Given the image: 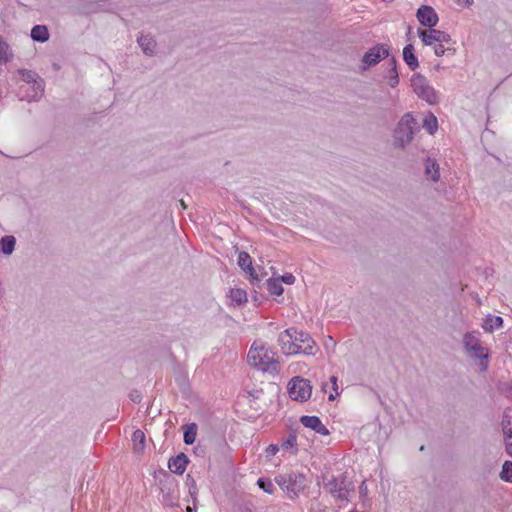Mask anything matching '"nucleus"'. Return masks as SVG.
Listing matches in <instances>:
<instances>
[{
	"mask_svg": "<svg viewBox=\"0 0 512 512\" xmlns=\"http://www.w3.org/2000/svg\"><path fill=\"white\" fill-rule=\"evenodd\" d=\"M181 381H182V385H185V384H186V383H185V379H184V378H183V379H181Z\"/></svg>",
	"mask_w": 512,
	"mask_h": 512,
	"instance_id": "obj_49",
	"label": "nucleus"
},
{
	"mask_svg": "<svg viewBox=\"0 0 512 512\" xmlns=\"http://www.w3.org/2000/svg\"><path fill=\"white\" fill-rule=\"evenodd\" d=\"M18 73L21 79L26 83H34L40 77L36 72L28 69H19Z\"/></svg>",
	"mask_w": 512,
	"mask_h": 512,
	"instance_id": "obj_29",
	"label": "nucleus"
},
{
	"mask_svg": "<svg viewBox=\"0 0 512 512\" xmlns=\"http://www.w3.org/2000/svg\"><path fill=\"white\" fill-rule=\"evenodd\" d=\"M257 484L266 493L272 494L274 492V485L269 479L259 478Z\"/></svg>",
	"mask_w": 512,
	"mask_h": 512,
	"instance_id": "obj_33",
	"label": "nucleus"
},
{
	"mask_svg": "<svg viewBox=\"0 0 512 512\" xmlns=\"http://www.w3.org/2000/svg\"><path fill=\"white\" fill-rule=\"evenodd\" d=\"M12 57L9 45L0 36V63H6Z\"/></svg>",
	"mask_w": 512,
	"mask_h": 512,
	"instance_id": "obj_28",
	"label": "nucleus"
},
{
	"mask_svg": "<svg viewBox=\"0 0 512 512\" xmlns=\"http://www.w3.org/2000/svg\"><path fill=\"white\" fill-rule=\"evenodd\" d=\"M423 127L429 134H434L438 129V121L434 114L429 113L423 119Z\"/></svg>",
	"mask_w": 512,
	"mask_h": 512,
	"instance_id": "obj_25",
	"label": "nucleus"
},
{
	"mask_svg": "<svg viewBox=\"0 0 512 512\" xmlns=\"http://www.w3.org/2000/svg\"><path fill=\"white\" fill-rule=\"evenodd\" d=\"M288 393L293 400L300 402L308 400L312 393L310 381L299 376L294 377L288 384Z\"/></svg>",
	"mask_w": 512,
	"mask_h": 512,
	"instance_id": "obj_5",
	"label": "nucleus"
},
{
	"mask_svg": "<svg viewBox=\"0 0 512 512\" xmlns=\"http://www.w3.org/2000/svg\"><path fill=\"white\" fill-rule=\"evenodd\" d=\"M197 435V425L195 423H190L185 425L184 430V443L187 445H191L195 442Z\"/></svg>",
	"mask_w": 512,
	"mask_h": 512,
	"instance_id": "obj_23",
	"label": "nucleus"
},
{
	"mask_svg": "<svg viewBox=\"0 0 512 512\" xmlns=\"http://www.w3.org/2000/svg\"><path fill=\"white\" fill-rule=\"evenodd\" d=\"M403 60L411 70L419 67L418 58L412 44H407L403 49Z\"/></svg>",
	"mask_w": 512,
	"mask_h": 512,
	"instance_id": "obj_16",
	"label": "nucleus"
},
{
	"mask_svg": "<svg viewBox=\"0 0 512 512\" xmlns=\"http://www.w3.org/2000/svg\"><path fill=\"white\" fill-rule=\"evenodd\" d=\"M463 346L471 358L487 360L489 357L487 349L481 345L479 338L475 336L474 332H467L464 335Z\"/></svg>",
	"mask_w": 512,
	"mask_h": 512,
	"instance_id": "obj_7",
	"label": "nucleus"
},
{
	"mask_svg": "<svg viewBox=\"0 0 512 512\" xmlns=\"http://www.w3.org/2000/svg\"><path fill=\"white\" fill-rule=\"evenodd\" d=\"M30 36L33 41L44 43L49 40L50 34H49L47 26L35 25L31 29Z\"/></svg>",
	"mask_w": 512,
	"mask_h": 512,
	"instance_id": "obj_21",
	"label": "nucleus"
},
{
	"mask_svg": "<svg viewBox=\"0 0 512 512\" xmlns=\"http://www.w3.org/2000/svg\"><path fill=\"white\" fill-rule=\"evenodd\" d=\"M129 398L134 403H139L141 401L142 395L138 390H132L129 393Z\"/></svg>",
	"mask_w": 512,
	"mask_h": 512,
	"instance_id": "obj_38",
	"label": "nucleus"
},
{
	"mask_svg": "<svg viewBox=\"0 0 512 512\" xmlns=\"http://www.w3.org/2000/svg\"><path fill=\"white\" fill-rule=\"evenodd\" d=\"M137 42L146 55L151 56L155 53L157 42L149 35L141 34L137 38Z\"/></svg>",
	"mask_w": 512,
	"mask_h": 512,
	"instance_id": "obj_17",
	"label": "nucleus"
},
{
	"mask_svg": "<svg viewBox=\"0 0 512 512\" xmlns=\"http://www.w3.org/2000/svg\"><path fill=\"white\" fill-rule=\"evenodd\" d=\"M179 205L181 206L182 209H186V207H187L183 200L179 201Z\"/></svg>",
	"mask_w": 512,
	"mask_h": 512,
	"instance_id": "obj_46",
	"label": "nucleus"
},
{
	"mask_svg": "<svg viewBox=\"0 0 512 512\" xmlns=\"http://www.w3.org/2000/svg\"><path fill=\"white\" fill-rule=\"evenodd\" d=\"M506 444V452L508 455L512 457V441L505 442Z\"/></svg>",
	"mask_w": 512,
	"mask_h": 512,
	"instance_id": "obj_42",
	"label": "nucleus"
},
{
	"mask_svg": "<svg viewBox=\"0 0 512 512\" xmlns=\"http://www.w3.org/2000/svg\"><path fill=\"white\" fill-rule=\"evenodd\" d=\"M261 362H263V366L268 367V370H270L271 366H273V368H275L276 365L278 364V362L275 361L272 356H269L268 352L264 351V350L262 353Z\"/></svg>",
	"mask_w": 512,
	"mask_h": 512,
	"instance_id": "obj_34",
	"label": "nucleus"
},
{
	"mask_svg": "<svg viewBox=\"0 0 512 512\" xmlns=\"http://www.w3.org/2000/svg\"><path fill=\"white\" fill-rule=\"evenodd\" d=\"M359 492L361 495H366L367 494V486L365 484V482H362L360 487H359Z\"/></svg>",
	"mask_w": 512,
	"mask_h": 512,
	"instance_id": "obj_43",
	"label": "nucleus"
},
{
	"mask_svg": "<svg viewBox=\"0 0 512 512\" xmlns=\"http://www.w3.org/2000/svg\"><path fill=\"white\" fill-rule=\"evenodd\" d=\"M336 396H337V395H336V393H335V394H330V395H329V397H328V399H329L330 401H333V400L336 398Z\"/></svg>",
	"mask_w": 512,
	"mask_h": 512,
	"instance_id": "obj_47",
	"label": "nucleus"
},
{
	"mask_svg": "<svg viewBox=\"0 0 512 512\" xmlns=\"http://www.w3.org/2000/svg\"><path fill=\"white\" fill-rule=\"evenodd\" d=\"M505 442L511 441L512 439V428H502Z\"/></svg>",
	"mask_w": 512,
	"mask_h": 512,
	"instance_id": "obj_40",
	"label": "nucleus"
},
{
	"mask_svg": "<svg viewBox=\"0 0 512 512\" xmlns=\"http://www.w3.org/2000/svg\"><path fill=\"white\" fill-rule=\"evenodd\" d=\"M296 442H297L296 433L292 431V432L289 433L287 439L283 441L282 448L283 449L294 448V452L293 453H296L297 452Z\"/></svg>",
	"mask_w": 512,
	"mask_h": 512,
	"instance_id": "obj_31",
	"label": "nucleus"
},
{
	"mask_svg": "<svg viewBox=\"0 0 512 512\" xmlns=\"http://www.w3.org/2000/svg\"><path fill=\"white\" fill-rule=\"evenodd\" d=\"M385 78L388 80V84L392 88H395L399 84L397 60L395 57H392L387 63Z\"/></svg>",
	"mask_w": 512,
	"mask_h": 512,
	"instance_id": "obj_15",
	"label": "nucleus"
},
{
	"mask_svg": "<svg viewBox=\"0 0 512 512\" xmlns=\"http://www.w3.org/2000/svg\"><path fill=\"white\" fill-rule=\"evenodd\" d=\"M263 350V348L257 349L252 347L249 350L247 357L251 366L257 367L258 369L265 372L268 371V367L263 366V362H261Z\"/></svg>",
	"mask_w": 512,
	"mask_h": 512,
	"instance_id": "obj_18",
	"label": "nucleus"
},
{
	"mask_svg": "<svg viewBox=\"0 0 512 512\" xmlns=\"http://www.w3.org/2000/svg\"><path fill=\"white\" fill-rule=\"evenodd\" d=\"M152 475H153L154 479H156V477H157V470H153L152 471Z\"/></svg>",
	"mask_w": 512,
	"mask_h": 512,
	"instance_id": "obj_48",
	"label": "nucleus"
},
{
	"mask_svg": "<svg viewBox=\"0 0 512 512\" xmlns=\"http://www.w3.org/2000/svg\"><path fill=\"white\" fill-rule=\"evenodd\" d=\"M503 326V318L500 316L487 315L482 324V328L489 333H492L494 330L499 329Z\"/></svg>",
	"mask_w": 512,
	"mask_h": 512,
	"instance_id": "obj_20",
	"label": "nucleus"
},
{
	"mask_svg": "<svg viewBox=\"0 0 512 512\" xmlns=\"http://www.w3.org/2000/svg\"><path fill=\"white\" fill-rule=\"evenodd\" d=\"M238 265L241 269L249 274L252 281H259L258 274L255 272V269L252 266V259L247 252L243 251L239 253Z\"/></svg>",
	"mask_w": 512,
	"mask_h": 512,
	"instance_id": "obj_14",
	"label": "nucleus"
},
{
	"mask_svg": "<svg viewBox=\"0 0 512 512\" xmlns=\"http://www.w3.org/2000/svg\"><path fill=\"white\" fill-rule=\"evenodd\" d=\"M294 342L300 345V354L307 356L315 355L317 345L309 333L296 329V333H294Z\"/></svg>",
	"mask_w": 512,
	"mask_h": 512,
	"instance_id": "obj_9",
	"label": "nucleus"
},
{
	"mask_svg": "<svg viewBox=\"0 0 512 512\" xmlns=\"http://www.w3.org/2000/svg\"><path fill=\"white\" fill-rule=\"evenodd\" d=\"M278 279L280 280V282H284L289 285H291L295 282V276L291 273H286Z\"/></svg>",
	"mask_w": 512,
	"mask_h": 512,
	"instance_id": "obj_36",
	"label": "nucleus"
},
{
	"mask_svg": "<svg viewBox=\"0 0 512 512\" xmlns=\"http://www.w3.org/2000/svg\"><path fill=\"white\" fill-rule=\"evenodd\" d=\"M294 333H296V328H288L278 336L281 351L287 356L300 354V345L294 342Z\"/></svg>",
	"mask_w": 512,
	"mask_h": 512,
	"instance_id": "obj_8",
	"label": "nucleus"
},
{
	"mask_svg": "<svg viewBox=\"0 0 512 512\" xmlns=\"http://www.w3.org/2000/svg\"><path fill=\"white\" fill-rule=\"evenodd\" d=\"M417 19L422 26L433 28L438 23V15L431 6L422 5L416 13Z\"/></svg>",
	"mask_w": 512,
	"mask_h": 512,
	"instance_id": "obj_11",
	"label": "nucleus"
},
{
	"mask_svg": "<svg viewBox=\"0 0 512 512\" xmlns=\"http://www.w3.org/2000/svg\"><path fill=\"white\" fill-rule=\"evenodd\" d=\"M267 290L272 295H281L284 291L279 279L270 278L266 281Z\"/></svg>",
	"mask_w": 512,
	"mask_h": 512,
	"instance_id": "obj_27",
	"label": "nucleus"
},
{
	"mask_svg": "<svg viewBox=\"0 0 512 512\" xmlns=\"http://www.w3.org/2000/svg\"><path fill=\"white\" fill-rule=\"evenodd\" d=\"M502 428H512V407H507L502 416L501 420Z\"/></svg>",
	"mask_w": 512,
	"mask_h": 512,
	"instance_id": "obj_32",
	"label": "nucleus"
},
{
	"mask_svg": "<svg viewBox=\"0 0 512 512\" xmlns=\"http://www.w3.org/2000/svg\"><path fill=\"white\" fill-rule=\"evenodd\" d=\"M323 486L336 500L347 501L350 491L354 489L352 482L348 481L345 475L340 478L332 476L324 479Z\"/></svg>",
	"mask_w": 512,
	"mask_h": 512,
	"instance_id": "obj_3",
	"label": "nucleus"
},
{
	"mask_svg": "<svg viewBox=\"0 0 512 512\" xmlns=\"http://www.w3.org/2000/svg\"><path fill=\"white\" fill-rule=\"evenodd\" d=\"M425 175L429 177L433 182H437L440 179L439 164L436 160L427 158L425 163Z\"/></svg>",
	"mask_w": 512,
	"mask_h": 512,
	"instance_id": "obj_19",
	"label": "nucleus"
},
{
	"mask_svg": "<svg viewBox=\"0 0 512 512\" xmlns=\"http://www.w3.org/2000/svg\"><path fill=\"white\" fill-rule=\"evenodd\" d=\"M500 478L505 482L512 483V462L505 461L500 472Z\"/></svg>",
	"mask_w": 512,
	"mask_h": 512,
	"instance_id": "obj_30",
	"label": "nucleus"
},
{
	"mask_svg": "<svg viewBox=\"0 0 512 512\" xmlns=\"http://www.w3.org/2000/svg\"><path fill=\"white\" fill-rule=\"evenodd\" d=\"M330 381L333 385V390L336 392V395H339L338 393V386H337V377L336 376H331L330 377Z\"/></svg>",
	"mask_w": 512,
	"mask_h": 512,
	"instance_id": "obj_41",
	"label": "nucleus"
},
{
	"mask_svg": "<svg viewBox=\"0 0 512 512\" xmlns=\"http://www.w3.org/2000/svg\"><path fill=\"white\" fill-rule=\"evenodd\" d=\"M189 463L188 457L184 453H179L175 457H171L168 461V468L171 472L181 475L186 470Z\"/></svg>",
	"mask_w": 512,
	"mask_h": 512,
	"instance_id": "obj_13",
	"label": "nucleus"
},
{
	"mask_svg": "<svg viewBox=\"0 0 512 512\" xmlns=\"http://www.w3.org/2000/svg\"><path fill=\"white\" fill-rule=\"evenodd\" d=\"M275 481L291 499L297 498L306 487V477L300 473L279 475Z\"/></svg>",
	"mask_w": 512,
	"mask_h": 512,
	"instance_id": "obj_2",
	"label": "nucleus"
},
{
	"mask_svg": "<svg viewBox=\"0 0 512 512\" xmlns=\"http://www.w3.org/2000/svg\"><path fill=\"white\" fill-rule=\"evenodd\" d=\"M418 35L421 38L424 45L431 46L436 42L448 43L451 41V37L448 33L433 28H429L428 31L418 30Z\"/></svg>",
	"mask_w": 512,
	"mask_h": 512,
	"instance_id": "obj_10",
	"label": "nucleus"
},
{
	"mask_svg": "<svg viewBox=\"0 0 512 512\" xmlns=\"http://www.w3.org/2000/svg\"><path fill=\"white\" fill-rule=\"evenodd\" d=\"M446 49L444 48V46L442 45V43L438 44L435 46L434 48V53L437 55V56H443L444 53H445Z\"/></svg>",
	"mask_w": 512,
	"mask_h": 512,
	"instance_id": "obj_39",
	"label": "nucleus"
},
{
	"mask_svg": "<svg viewBox=\"0 0 512 512\" xmlns=\"http://www.w3.org/2000/svg\"><path fill=\"white\" fill-rule=\"evenodd\" d=\"M390 49L386 44H377L370 48L362 57L361 69L363 71L377 65L382 59L389 56Z\"/></svg>",
	"mask_w": 512,
	"mask_h": 512,
	"instance_id": "obj_6",
	"label": "nucleus"
},
{
	"mask_svg": "<svg viewBox=\"0 0 512 512\" xmlns=\"http://www.w3.org/2000/svg\"><path fill=\"white\" fill-rule=\"evenodd\" d=\"M300 423L306 427L310 428L316 433L320 435L327 436L330 434L329 430L326 428V426L322 423L320 418L318 416H307L304 415L300 418Z\"/></svg>",
	"mask_w": 512,
	"mask_h": 512,
	"instance_id": "obj_12",
	"label": "nucleus"
},
{
	"mask_svg": "<svg viewBox=\"0 0 512 512\" xmlns=\"http://www.w3.org/2000/svg\"><path fill=\"white\" fill-rule=\"evenodd\" d=\"M279 451V447L278 445L276 444H270L267 448H266V456L268 458L276 455V453Z\"/></svg>",
	"mask_w": 512,
	"mask_h": 512,
	"instance_id": "obj_37",
	"label": "nucleus"
},
{
	"mask_svg": "<svg viewBox=\"0 0 512 512\" xmlns=\"http://www.w3.org/2000/svg\"><path fill=\"white\" fill-rule=\"evenodd\" d=\"M411 86L417 96L425 100L428 104L434 105L438 103L439 98L437 92L429 85L423 75L419 73L414 74L411 78Z\"/></svg>",
	"mask_w": 512,
	"mask_h": 512,
	"instance_id": "obj_4",
	"label": "nucleus"
},
{
	"mask_svg": "<svg viewBox=\"0 0 512 512\" xmlns=\"http://www.w3.org/2000/svg\"><path fill=\"white\" fill-rule=\"evenodd\" d=\"M132 441L134 443V450L140 454L144 450L145 434L141 430H136L132 435Z\"/></svg>",
	"mask_w": 512,
	"mask_h": 512,
	"instance_id": "obj_24",
	"label": "nucleus"
},
{
	"mask_svg": "<svg viewBox=\"0 0 512 512\" xmlns=\"http://www.w3.org/2000/svg\"><path fill=\"white\" fill-rule=\"evenodd\" d=\"M16 239L12 235L3 236L0 239V251L4 255H11L15 249Z\"/></svg>",
	"mask_w": 512,
	"mask_h": 512,
	"instance_id": "obj_22",
	"label": "nucleus"
},
{
	"mask_svg": "<svg viewBox=\"0 0 512 512\" xmlns=\"http://www.w3.org/2000/svg\"><path fill=\"white\" fill-rule=\"evenodd\" d=\"M229 297L231 298L232 302L238 305L247 302V293L245 290L240 288L231 289L229 292Z\"/></svg>",
	"mask_w": 512,
	"mask_h": 512,
	"instance_id": "obj_26",
	"label": "nucleus"
},
{
	"mask_svg": "<svg viewBox=\"0 0 512 512\" xmlns=\"http://www.w3.org/2000/svg\"><path fill=\"white\" fill-rule=\"evenodd\" d=\"M458 3H464L465 5L469 6L473 3V0H456Z\"/></svg>",
	"mask_w": 512,
	"mask_h": 512,
	"instance_id": "obj_45",
	"label": "nucleus"
},
{
	"mask_svg": "<svg viewBox=\"0 0 512 512\" xmlns=\"http://www.w3.org/2000/svg\"><path fill=\"white\" fill-rule=\"evenodd\" d=\"M480 367L482 371H486L488 368V359L487 360H480Z\"/></svg>",
	"mask_w": 512,
	"mask_h": 512,
	"instance_id": "obj_44",
	"label": "nucleus"
},
{
	"mask_svg": "<svg viewBox=\"0 0 512 512\" xmlns=\"http://www.w3.org/2000/svg\"><path fill=\"white\" fill-rule=\"evenodd\" d=\"M44 87H45V84H44V80L39 77V79H37L34 83H33V89L35 91V95L34 97L36 96H42L43 93H44Z\"/></svg>",
	"mask_w": 512,
	"mask_h": 512,
	"instance_id": "obj_35",
	"label": "nucleus"
},
{
	"mask_svg": "<svg viewBox=\"0 0 512 512\" xmlns=\"http://www.w3.org/2000/svg\"><path fill=\"white\" fill-rule=\"evenodd\" d=\"M418 131L419 125L416 119L411 113H405L393 131V146L398 149H405Z\"/></svg>",
	"mask_w": 512,
	"mask_h": 512,
	"instance_id": "obj_1",
	"label": "nucleus"
}]
</instances>
